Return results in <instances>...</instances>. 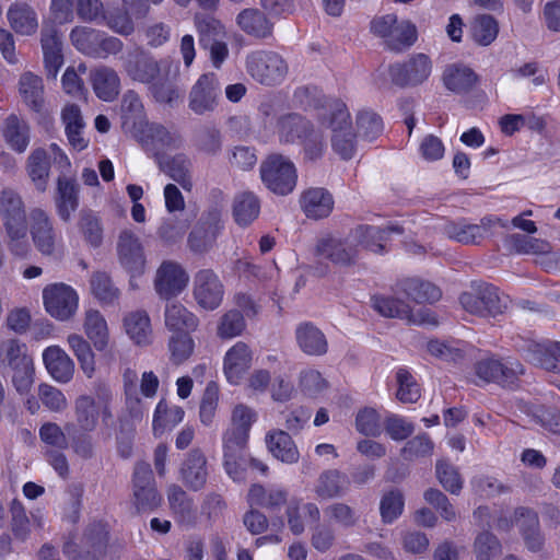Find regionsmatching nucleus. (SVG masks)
<instances>
[{"mask_svg":"<svg viewBox=\"0 0 560 560\" xmlns=\"http://www.w3.org/2000/svg\"><path fill=\"white\" fill-rule=\"evenodd\" d=\"M80 231L93 247H98L103 242V228L98 218L91 211L82 212L79 221Z\"/></svg>","mask_w":560,"mask_h":560,"instance_id":"338daca9","label":"nucleus"},{"mask_svg":"<svg viewBox=\"0 0 560 560\" xmlns=\"http://www.w3.org/2000/svg\"><path fill=\"white\" fill-rule=\"evenodd\" d=\"M432 61L425 54L412 55L404 62L389 67V75L394 84L405 86H417L424 83L432 73Z\"/></svg>","mask_w":560,"mask_h":560,"instance_id":"ddd939ff","label":"nucleus"},{"mask_svg":"<svg viewBox=\"0 0 560 560\" xmlns=\"http://www.w3.org/2000/svg\"><path fill=\"white\" fill-rule=\"evenodd\" d=\"M122 67L131 80L149 84L158 102L171 103L177 97L171 81L176 77L178 66L171 59L156 60L141 49H135L126 55Z\"/></svg>","mask_w":560,"mask_h":560,"instance_id":"f257e3e1","label":"nucleus"},{"mask_svg":"<svg viewBox=\"0 0 560 560\" xmlns=\"http://www.w3.org/2000/svg\"><path fill=\"white\" fill-rule=\"evenodd\" d=\"M266 443L268 450L277 459L288 464L299 460V451L288 432L283 430L269 432L266 435Z\"/></svg>","mask_w":560,"mask_h":560,"instance_id":"58836bf2","label":"nucleus"},{"mask_svg":"<svg viewBox=\"0 0 560 560\" xmlns=\"http://www.w3.org/2000/svg\"><path fill=\"white\" fill-rule=\"evenodd\" d=\"M475 374L485 383L510 387L523 374V365L517 361H503L494 355L483 358L474 365Z\"/></svg>","mask_w":560,"mask_h":560,"instance_id":"9b49d317","label":"nucleus"},{"mask_svg":"<svg viewBox=\"0 0 560 560\" xmlns=\"http://www.w3.org/2000/svg\"><path fill=\"white\" fill-rule=\"evenodd\" d=\"M398 288L404 296L417 304L434 303L442 296L441 290L429 281L419 278L402 280Z\"/></svg>","mask_w":560,"mask_h":560,"instance_id":"72a5a7b5","label":"nucleus"},{"mask_svg":"<svg viewBox=\"0 0 560 560\" xmlns=\"http://www.w3.org/2000/svg\"><path fill=\"white\" fill-rule=\"evenodd\" d=\"M164 325L172 332L170 350H194L191 332L199 326L198 317L178 301L168 302L164 308Z\"/></svg>","mask_w":560,"mask_h":560,"instance_id":"7ed1b4c3","label":"nucleus"},{"mask_svg":"<svg viewBox=\"0 0 560 560\" xmlns=\"http://www.w3.org/2000/svg\"><path fill=\"white\" fill-rule=\"evenodd\" d=\"M315 255L320 259L329 260L334 265H353L358 260L355 238H352L351 234L346 238L326 234L317 240Z\"/></svg>","mask_w":560,"mask_h":560,"instance_id":"4468645a","label":"nucleus"},{"mask_svg":"<svg viewBox=\"0 0 560 560\" xmlns=\"http://www.w3.org/2000/svg\"><path fill=\"white\" fill-rule=\"evenodd\" d=\"M252 365L250 352H226L224 373L232 384H238Z\"/></svg>","mask_w":560,"mask_h":560,"instance_id":"5fc2aeb1","label":"nucleus"},{"mask_svg":"<svg viewBox=\"0 0 560 560\" xmlns=\"http://www.w3.org/2000/svg\"><path fill=\"white\" fill-rule=\"evenodd\" d=\"M184 409L179 406L170 407L165 400H161L153 417V432L155 436L162 435L165 430L172 429L184 419Z\"/></svg>","mask_w":560,"mask_h":560,"instance_id":"8fccbe9b","label":"nucleus"},{"mask_svg":"<svg viewBox=\"0 0 560 560\" xmlns=\"http://www.w3.org/2000/svg\"><path fill=\"white\" fill-rule=\"evenodd\" d=\"M513 248L518 254L526 255H548L551 253V245L549 242L532 236L514 234L511 236Z\"/></svg>","mask_w":560,"mask_h":560,"instance_id":"6e6d98bb","label":"nucleus"},{"mask_svg":"<svg viewBox=\"0 0 560 560\" xmlns=\"http://www.w3.org/2000/svg\"><path fill=\"white\" fill-rule=\"evenodd\" d=\"M195 26L199 35L201 46L218 38L225 36L224 26L212 16H195Z\"/></svg>","mask_w":560,"mask_h":560,"instance_id":"bf43d9fd","label":"nucleus"},{"mask_svg":"<svg viewBox=\"0 0 560 560\" xmlns=\"http://www.w3.org/2000/svg\"><path fill=\"white\" fill-rule=\"evenodd\" d=\"M221 95V86L214 73L201 74L191 86L188 107L196 115H207L215 110Z\"/></svg>","mask_w":560,"mask_h":560,"instance_id":"2eb2a0df","label":"nucleus"},{"mask_svg":"<svg viewBox=\"0 0 560 560\" xmlns=\"http://www.w3.org/2000/svg\"><path fill=\"white\" fill-rule=\"evenodd\" d=\"M400 290L395 295L376 294L371 299V305L380 315L389 318H399L413 325H436L438 320L434 314L427 307L412 308L399 295Z\"/></svg>","mask_w":560,"mask_h":560,"instance_id":"20e7f679","label":"nucleus"},{"mask_svg":"<svg viewBox=\"0 0 560 560\" xmlns=\"http://www.w3.org/2000/svg\"><path fill=\"white\" fill-rule=\"evenodd\" d=\"M505 220L498 217H486L480 223L472 224L466 220L447 222L444 228V234L456 242L463 244H475L480 240L493 234L498 229H508Z\"/></svg>","mask_w":560,"mask_h":560,"instance_id":"9d476101","label":"nucleus"},{"mask_svg":"<svg viewBox=\"0 0 560 560\" xmlns=\"http://www.w3.org/2000/svg\"><path fill=\"white\" fill-rule=\"evenodd\" d=\"M260 178L269 190L285 196L296 186V167L289 158L273 153L261 162Z\"/></svg>","mask_w":560,"mask_h":560,"instance_id":"39448f33","label":"nucleus"},{"mask_svg":"<svg viewBox=\"0 0 560 560\" xmlns=\"http://www.w3.org/2000/svg\"><path fill=\"white\" fill-rule=\"evenodd\" d=\"M312 121L296 113H289L278 118L276 133L280 143L293 144L301 142L305 132L310 130Z\"/></svg>","mask_w":560,"mask_h":560,"instance_id":"c85d7f7f","label":"nucleus"},{"mask_svg":"<svg viewBox=\"0 0 560 560\" xmlns=\"http://www.w3.org/2000/svg\"><path fill=\"white\" fill-rule=\"evenodd\" d=\"M502 546L497 536L488 530L477 535L474 542V552L477 560H491L499 556Z\"/></svg>","mask_w":560,"mask_h":560,"instance_id":"4d7b16f0","label":"nucleus"},{"mask_svg":"<svg viewBox=\"0 0 560 560\" xmlns=\"http://www.w3.org/2000/svg\"><path fill=\"white\" fill-rule=\"evenodd\" d=\"M20 94L23 102L34 112L39 113L44 107V84L40 77L25 72L20 79Z\"/></svg>","mask_w":560,"mask_h":560,"instance_id":"37998d69","label":"nucleus"},{"mask_svg":"<svg viewBox=\"0 0 560 560\" xmlns=\"http://www.w3.org/2000/svg\"><path fill=\"white\" fill-rule=\"evenodd\" d=\"M224 289L219 277L211 269L199 270L194 280V296L198 305L213 311L223 300Z\"/></svg>","mask_w":560,"mask_h":560,"instance_id":"6ab92c4d","label":"nucleus"},{"mask_svg":"<svg viewBox=\"0 0 560 560\" xmlns=\"http://www.w3.org/2000/svg\"><path fill=\"white\" fill-rule=\"evenodd\" d=\"M132 503L138 512L156 510L163 498L158 491L156 481L151 465L140 460L135 464L132 478Z\"/></svg>","mask_w":560,"mask_h":560,"instance_id":"0eeeda50","label":"nucleus"},{"mask_svg":"<svg viewBox=\"0 0 560 560\" xmlns=\"http://www.w3.org/2000/svg\"><path fill=\"white\" fill-rule=\"evenodd\" d=\"M350 486L349 477L338 469L324 470L317 478L314 491L320 499L342 497Z\"/></svg>","mask_w":560,"mask_h":560,"instance_id":"473e14b6","label":"nucleus"},{"mask_svg":"<svg viewBox=\"0 0 560 560\" xmlns=\"http://www.w3.org/2000/svg\"><path fill=\"white\" fill-rule=\"evenodd\" d=\"M43 305L45 312L59 322L72 319L79 310L77 290L65 282L49 283L43 289Z\"/></svg>","mask_w":560,"mask_h":560,"instance_id":"423d86ee","label":"nucleus"},{"mask_svg":"<svg viewBox=\"0 0 560 560\" xmlns=\"http://www.w3.org/2000/svg\"><path fill=\"white\" fill-rule=\"evenodd\" d=\"M469 34L477 45L486 47L498 37L499 24L493 16L480 14L470 22Z\"/></svg>","mask_w":560,"mask_h":560,"instance_id":"49530a36","label":"nucleus"},{"mask_svg":"<svg viewBox=\"0 0 560 560\" xmlns=\"http://www.w3.org/2000/svg\"><path fill=\"white\" fill-rule=\"evenodd\" d=\"M325 515L335 524L343 528L354 527L359 522V515L350 505L343 502H335L324 510Z\"/></svg>","mask_w":560,"mask_h":560,"instance_id":"e2e57ef3","label":"nucleus"},{"mask_svg":"<svg viewBox=\"0 0 560 560\" xmlns=\"http://www.w3.org/2000/svg\"><path fill=\"white\" fill-rule=\"evenodd\" d=\"M392 232L400 233L401 229L398 226L381 229L378 226L362 225L351 233V237L355 238L358 252L360 248H366L373 253L381 254L384 252L383 243L387 241V236Z\"/></svg>","mask_w":560,"mask_h":560,"instance_id":"2f4dec72","label":"nucleus"},{"mask_svg":"<svg viewBox=\"0 0 560 560\" xmlns=\"http://www.w3.org/2000/svg\"><path fill=\"white\" fill-rule=\"evenodd\" d=\"M396 378L398 384L397 399L404 404L416 402L420 398V388L409 371L399 369Z\"/></svg>","mask_w":560,"mask_h":560,"instance_id":"774afa93","label":"nucleus"},{"mask_svg":"<svg viewBox=\"0 0 560 560\" xmlns=\"http://www.w3.org/2000/svg\"><path fill=\"white\" fill-rule=\"evenodd\" d=\"M126 335L137 347H148L153 338L151 318L147 311L135 310L122 318Z\"/></svg>","mask_w":560,"mask_h":560,"instance_id":"b1692460","label":"nucleus"},{"mask_svg":"<svg viewBox=\"0 0 560 560\" xmlns=\"http://www.w3.org/2000/svg\"><path fill=\"white\" fill-rule=\"evenodd\" d=\"M117 253L120 265L130 273V285L137 289L133 278L144 273L147 259L142 244L138 236L130 231L120 233L117 243Z\"/></svg>","mask_w":560,"mask_h":560,"instance_id":"f3484780","label":"nucleus"},{"mask_svg":"<svg viewBox=\"0 0 560 560\" xmlns=\"http://www.w3.org/2000/svg\"><path fill=\"white\" fill-rule=\"evenodd\" d=\"M373 34L382 37L394 50L410 47L417 39V28L409 21H398L397 15L388 13L376 16L371 22Z\"/></svg>","mask_w":560,"mask_h":560,"instance_id":"6e6552de","label":"nucleus"},{"mask_svg":"<svg viewBox=\"0 0 560 560\" xmlns=\"http://www.w3.org/2000/svg\"><path fill=\"white\" fill-rule=\"evenodd\" d=\"M26 172L35 188L44 192L47 189L50 159L47 151L43 148L34 149L26 160Z\"/></svg>","mask_w":560,"mask_h":560,"instance_id":"e433bc0d","label":"nucleus"},{"mask_svg":"<svg viewBox=\"0 0 560 560\" xmlns=\"http://www.w3.org/2000/svg\"><path fill=\"white\" fill-rule=\"evenodd\" d=\"M0 215L4 229L26 224L24 203L18 192L3 189L0 194Z\"/></svg>","mask_w":560,"mask_h":560,"instance_id":"c9c22d12","label":"nucleus"},{"mask_svg":"<svg viewBox=\"0 0 560 560\" xmlns=\"http://www.w3.org/2000/svg\"><path fill=\"white\" fill-rule=\"evenodd\" d=\"M434 443L428 433H421L410 439L401 448L400 454L406 460L427 457L433 453Z\"/></svg>","mask_w":560,"mask_h":560,"instance_id":"13d9d810","label":"nucleus"},{"mask_svg":"<svg viewBox=\"0 0 560 560\" xmlns=\"http://www.w3.org/2000/svg\"><path fill=\"white\" fill-rule=\"evenodd\" d=\"M189 276L176 261L165 260L156 269L154 290L162 300L179 295L188 285Z\"/></svg>","mask_w":560,"mask_h":560,"instance_id":"dca6fc26","label":"nucleus"},{"mask_svg":"<svg viewBox=\"0 0 560 560\" xmlns=\"http://www.w3.org/2000/svg\"><path fill=\"white\" fill-rule=\"evenodd\" d=\"M260 201L250 191H243L233 201V218L240 226H248L259 215Z\"/></svg>","mask_w":560,"mask_h":560,"instance_id":"79ce46f5","label":"nucleus"},{"mask_svg":"<svg viewBox=\"0 0 560 560\" xmlns=\"http://www.w3.org/2000/svg\"><path fill=\"white\" fill-rule=\"evenodd\" d=\"M301 207L307 218L314 220L323 219L331 213L334 198L325 188H310L302 195Z\"/></svg>","mask_w":560,"mask_h":560,"instance_id":"cd10ccee","label":"nucleus"},{"mask_svg":"<svg viewBox=\"0 0 560 560\" xmlns=\"http://www.w3.org/2000/svg\"><path fill=\"white\" fill-rule=\"evenodd\" d=\"M245 329V320L240 311L231 310L220 319L217 335L221 339H232L240 336Z\"/></svg>","mask_w":560,"mask_h":560,"instance_id":"680f3d73","label":"nucleus"},{"mask_svg":"<svg viewBox=\"0 0 560 560\" xmlns=\"http://www.w3.org/2000/svg\"><path fill=\"white\" fill-rule=\"evenodd\" d=\"M56 206L59 217L69 221L79 207V188L73 179L65 176L58 178Z\"/></svg>","mask_w":560,"mask_h":560,"instance_id":"4c0bfd02","label":"nucleus"},{"mask_svg":"<svg viewBox=\"0 0 560 560\" xmlns=\"http://www.w3.org/2000/svg\"><path fill=\"white\" fill-rule=\"evenodd\" d=\"M247 499L250 505L276 511L287 503L288 492L283 489H265L261 485H253L248 491Z\"/></svg>","mask_w":560,"mask_h":560,"instance_id":"c03bdc74","label":"nucleus"},{"mask_svg":"<svg viewBox=\"0 0 560 560\" xmlns=\"http://www.w3.org/2000/svg\"><path fill=\"white\" fill-rule=\"evenodd\" d=\"M75 420L79 428L85 432L93 431L98 420L95 400L91 396L82 395L74 402Z\"/></svg>","mask_w":560,"mask_h":560,"instance_id":"603ef678","label":"nucleus"},{"mask_svg":"<svg viewBox=\"0 0 560 560\" xmlns=\"http://www.w3.org/2000/svg\"><path fill=\"white\" fill-rule=\"evenodd\" d=\"M1 131L11 150L20 154L26 151L31 142V127L26 120L12 114L4 120Z\"/></svg>","mask_w":560,"mask_h":560,"instance_id":"7c9ffc66","label":"nucleus"},{"mask_svg":"<svg viewBox=\"0 0 560 560\" xmlns=\"http://www.w3.org/2000/svg\"><path fill=\"white\" fill-rule=\"evenodd\" d=\"M61 121L69 144L77 151L84 150L89 139L84 136L85 122L78 105L68 103L61 109Z\"/></svg>","mask_w":560,"mask_h":560,"instance_id":"393cba45","label":"nucleus"},{"mask_svg":"<svg viewBox=\"0 0 560 560\" xmlns=\"http://www.w3.org/2000/svg\"><path fill=\"white\" fill-rule=\"evenodd\" d=\"M167 501L171 511L179 523L192 524L196 518V509L192 499L178 485L167 487Z\"/></svg>","mask_w":560,"mask_h":560,"instance_id":"f704fd0d","label":"nucleus"},{"mask_svg":"<svg viewBox=\"0 0 560 560\" xmlns=\"http://www.w3.org/2000/svg\"><path fill=\"white\" fill-rule=\"evenodd\" d=\"M72 45L82 54L94 58H105L117 52L121 43L115 37H105L101 32L90 27H75L71 31Z\"/></svg>","mask_w":560,"mask_h":560,"instance_id":"f8f14e48","label":"nucleus"},{"mask_svg":"<svg viewBox=\"0 0 560 560\" xmlns=\"http://www.w3.org/2000/svg\"><path fill=\"white\" fill-rule=\"evenodd\" d=\"M324 129L325 127H320L319 124L315 127L312 122L310 130H307L302 138L300 143L302 144L303 156L306 161L315 162L323 159L325 155L327 141Z\"/></svg>","mask_w":560,"mask_h":560,"instance_id":"09e8293b","label":"nucleus"},{"mask_svg":"<svg viewBox=\"0 0 560 560\" xmlns=\"http://www.w3.org/2000/svg\"><path fill=\"white\" fill-rule=\"evenodd\" d=\"M314 117L320 127L330 131L331 150L342 160H351L357 152V135L346 103L325 98L315 106Z\"/></svg>","mask_w":560,"mask_h":560,"instance_id":"f03ea898","label":"nucleus"},{"mask_svg":"<svg viewBox=\"0 0 560 560\" xmlns=\"http://www.w3.org/2000/svg\"><path fill=\"white\" fill-rule=\"evenodd\" d=\"M44 65L48 78L56 79L63 65L62 43L59 33L52 26H45L40 37Z\"/></svg>","mask_w":560,"mask_h":560,"instance_id":"5701e85b","label":"nucleus"},{"mask_svg":"<svg viewBox=\"0 0 560 560\" xmlns=\"http://www.w3.org/2000/svg\"><path fill=\"white\" fill-rule=\"evenodd\" d=\"M246 68L252 78L266 85L282 82L289 70L288 63L279 54L266 50L249 54Z\"/></svg>","mask_w":560,"mask_h":560,"instance_id":"1a4fd4ad","label":"nucleus"},{"mask_svg":"<svg viewBox=\"0 0 560 560\" xmlns=\"http://www.w3.org/2000/svg\"><path fill=\"white\" fill-rule=\"evenodd\" d=\"M208 460L200 448L190 450L179 468L182 482L191 491H200L208 480Z\"/></svg>","mask_w":560,"mask_h":560,"instance_id":"412c9836","label":"nucleus"},{"mask_svg":"<svg viewBox=\"0 0 560 560\" xmlns=\"http://www.w3.org/2000/svg\"><path fill=\"white\" fill-rule=\"evenodd\" d=\"M221 230V214L217 209L203 213L188 236V246L195 253L209 250Z\"/></svg>","mask_w":560,"mask_h":560,"instance_id":"a211bd4d","label":"nucleus"},{"mask_svg":"<svg viewBox=\"0 0 560 560\" xmlns=\"http://www.w3.org/2000/svg\"><path fill=\"white\" fill-rule=\"evenodd\" d=\"M160 165L161 170L173 180L177 182L185 190L189 191L191 189V162L186 155L177 154L162 160Z\"/></svg>","mask_w":560,"mask_h":560,"instance_id":"a18cd8bd","label":"nucleus"},{"mask_svg":"<svg viewBox=\"0 0 560 560\" xmlns=\"http://www.w3.org/2000/svg\"><path fill=\"white\" fill-rule=\"evenodd\" d=\"M31 233L36 248L46 256H55L60 252V240L57 237L51 221L42 209L31 211Z\"/></svg>","mask_w":560,"mask_h":560,"instance_id":"aec40b11","label":"nucleus"},{"mask_svg":"<svg viewBox=\"0 0 560 560\" xmlns=\"http://www.w3.org/2000/svg\"><path fill=\"white\" fill-rule=\"evenodd\" d=\"M444 86L455 94H466L478 83V74L462 63H452L445 67L442 73Z\"/></svg>","mask_w":560,"mask_h":560,"instance_id":"bb28decb","label":"nucleus"},{"mask_svg":"<svg viewBox=\"0 0 560 560\" xmlns=\"http://www.w3.org/2000/svg\"><path fill=\"white\" fill-rule=\"evenodd\" d=\"M11 27L21 35H32L38 28L37 14L27 3H13L7 13Z\"/></svg>","mask_w":560,"mask_h":560,"instance_id":"ea45409f","label":"nucleus"},{"mask_svg":"<svg viewBox=\"0 0 560 560\" xmlns=\"http://www.w3.org/2000/svg\"><path fill=\"white\" fill-rule=\"evenodd\" d=\"M295 340L302 350H326L328 347L326 335L312 322H303L296 326Z\"/></svg>","mask_w":560,"mask_h":560,"instance_id":"de8ad7c7","label":"nucleus"},{"mask_svg":"<svg viewBox=\"0 0 560 560\" xmlns=\"http://www.w3.org/2000/svg\"><path fill=\"white\" fill-rule=\"evenodd\" d=\"M435 475L441 486L452 494H459L463 489V479L458 469L445 458L436 460Z\"/></svg>","mask_w":560,"mask_h":560,"instance_id":"864d4df0","label":"nucleus"},{"mask_svg":"<svg viewBox=\"0 0 560 560\" xmlns=\"http://www.w3.org/2000/svg\"><path fill=\"white\" fill-rule=\"evenodd\" d=\"M0 352V360L8 362L12 370V384L20 395H27L34 384L35 369L33 359L26 352Z\"/></svg>","mask_w":560,"mask_h":560,"instance_id":"4be33fe9","label":"nucleus"},{"mask_svg":"<svg viewBox=\"0 0 560 560\" xmlns=\"http://www.w3.org/2000/svg\"><path fill=\"white\" fill-rule=\"evenodd\" d=\"M483 316H497L508 310L506 296L500 295L499 290L491 284L481 285Z\"/></svg>","mask_w":560,"mask_h":560,"instance_id":"052dcab7","label":"nucleus"},{"mask_svg":"<svg viewBox=\"0 0 560 560\" xmlns=\"http://www.w3.org/2000/svg\"><path fill=\"white\" fill-rule=\"evenodd\" d=\"M95 95L104 102H113L120 92V79L117 72L106 66H98L89 75Z\"/></svg>","mask_w":560,"mask_h":560,"instance_id":"a878e982","label":"nucleus"},{"mask_svg":"<svg viewBox=\"0 0 560 560\" xmlns=\"http://www.w3.org/2000/svg\"><path fill=\"white\" fill-rule=\"evenodd\" d=\"M44 363L49 374L59 383L72 378L74 363L66 352H43Z\"/></svg>","mask_w":560,"mask_h":560,"instance_id":"3c124183","label":"nucleus"},{"mask_svg":"<svg viewBox=\"0 0 560 560\" xmlns=\"http://www.w3.org/2000/svg\"><path fill=\"white\" fill-rule=\"evenodd\" d=\"M83 328L86 337L97 350L109 346L107 322L97 310H88L84 314Z\"/></svg>","mask_w":560,"mask_h":560,"instance_id":"a19ab883","label":"nucleus"},{"mask_svg":"<svg viewBox=\"0 0 560 560\" xmlns=\"http://www.w3.org/2000/svg\"><path fill=\"white\" fill-rule=\"evenodd\" d=\"M404 495L399 490L385 493L380 503V512L384 523H393L404 511Z\"/></svg>","mask_w":560,"mask_h":560,"instance_id":"69168bd1","label":"nucleus"},{"mask_svg":"<svg viewBox=\"0 0 560 560\" xmlns=\"http://www.w3.org/2000/svg\"><path fill=\"white\" fill-rule=\"evenodd\" d=\"M237 26L248 36L265 39L272 35L273 24L258 9H244L235 19Z\"/></svg>","mask_w":560,"mask_h":560,"instance_id":"c756f323","label":"nucleus"},{"mask_svg":"<svg viewBox=\"0 0 560 560\" xmlns=\"http://www.w3.org/2000/svg\"><path fill=\"white\" fill-rule=\"evenodd\" d=\"M148 139L156 151L175 149L180 144V138L177 133L171 132L160 125L148 126Z\"/></svg>","mask_w":560,"mask_h":560,"instance_id":"0e129e2a","label":"nucleus"}]
</instances>
